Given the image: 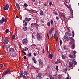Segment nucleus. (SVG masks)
Masks as SVG:
<instances>
[{"label": "nucleus", "mask_w": 79, "mask_h": 79, "mask_svg": "<svg viewBox=\"0 0 79 79\" xmlns=\"http://www.w3.org/2000/svg\"><path fill=\"white\" fill-rule=\"evenodd\" d=\"M46 50L47 52H48V47L47 46H46Z\"/></svg>", "instance_id": "nucleus-44"}, {"label": "nucleus", "mask_w": 79, "mask_h": 79, "mask_svg": "<svg viewBox=\"0 0 79 79\" xmlns=\"http://www.w3.org/2000/svg\"><path fill=\"white\" fill-rule=\"evenodd\" d=\"M23 23H25V24H24V25L25 26H27V23L25 21V20L24 21L23 20Z\"/></svg>", "instance_id": "nucleus-25"}, {"label": "nucleus", "mask_w": 79, "mask_h": 79, "mask_svg": "<svg viewBox=\"0 0 79 79\" xmlns=\"http://www.w3.org/2000/svg\"><path fill=\"white\" fill-rule=\"evenodd\" d=\"M41 76L42 74L41 73H39L37 75V77H41Z\"/></svg>", "instance_id": "nucleus-18"}, {"label": "nucleus", "mask_w": 79, "mask_h": 79, "mask_svg": "<svg viewBox=\"0 0 79 79\" xmlns=\"http://www.w3.org/2000/svg\"><path fill=\"white\" fill-rule=\"evenodd\" d=\"M37 40H40L39 39H42V36H41V35L39 33H38L37 34Z\"/></svg>", "instance_id": "nucleus-7"}, {"label": "nucleus", "mask_w": 79, "mask_h": 79, "mask_svg": "<svg viewBox=\"0 0 79 79\" xmlns=\"http://www.w3.org/2000/svg\"><path fill=\"white\" fill-rule=\"evenodd\" d=\"M3 67V65H2V64H0V68H2Z\"/></svg>", "instance_id": "nucleus-48"}, {"label": "nucleus", "mask_w": 79, "mask_h": 79, "mask_svg": "<svg viewBox=\"0 0 79 79\" xmlns=\"http://www.w3.org/2000/svg\"><path fill=\"white\" fill-rule=\"evenodd\" d=\"M40 14L41 15H44V12L43 11L40 10Z\"/></svg>", "instance_id": "nucleus-16"}, {"label": "nucleus", "mask_w": 79, "mask_h": 79, "mask_svg": "<svg viewBox=\"0 0 79 79\" xmlns=\"http://www.w3.org/2000/svg\"><path fill=\"white\" fill-rule=\"evenodd\" d=\"M63 48L64 49V50H68V48H67L66 46L65 45L63 46Z\"/></svg>", "instance_id": "nucleus-15"}, {"label": "nucleus", "mask_w": 79, "mask_h": 79, "mask_svg": "<svg viewBox=\"0 0 79 79\" xmlns=\"http://www.w3.org/2000/svg\"><path fill=\"white\" fill-rule=\"evenodd\" d=\"M58 61H59V60H58V59L57 60V62H55V64H58Z\"/></svg>", "instance_id": "nucleus-32"}, {"label": "nucleus", "mask_w": 79, "mask_h": 79, "mask_svg": "<svg viewBox=\"0 0 79 79\" xmlns=\"http://www.w3.org/2000/svg\"><path fill=\"white\" fill-rule=\"evenodd\" d=\"M4 48H5V49H6L7 50H8V47L7 46H6L5 47H4Z\"/></svg>", "instance_id": "nucleus-35"}, {"label": "nucleus", "mask_w": 79, "mask_h": 79, "mask_svg": "<svg viewBox=\"0 0 79 79\" xmlns=\"http://www.w3.org/2000/svg\"><path fill=\"white\" fill-rule=\"evenodd\" d=\"M70 40L71 42H74V38H73L71 37L70 38Z\"/></svg>", "instance_id": "nucleus-22"}, {"label": "nucleus", "mask_w": 79, "mask_h": 79, "mask_svg": "<svg viewBox=\"0 0 79 79\" xmlns=\"http://www.w3.org/2000/svg\"><path fill=\"white\" fill-rule=\"evenodd\" d=\"M54 27H52L51 28V29L49 31V33L50 34H52V33H53V31H54Z\"/></svg>", "instance_id": "nucleus-8"}, {"label": "nucleus", "mask_w": 79, "mask_h": 79, "mask_svg": "<svg viewBox=\"0 0 79 79\" xmlns=\"http://www.w3.org/2000/svg\"><path fill=\"white\" fill-rule=\"evenodd\" d=\"M44 5L45 6H47V4H44Z\"/></svg>", "instance_id": "nucleus-59"}, {"label": "nucleus", "mask_w": 79, "mask_h": 79, "mask_svg": "<svg viewBox=\"0 0 79 79\" xmlns=\"http://www.w3.org/2000/svg\"><path fill=\"white\" fill-rule=\"evenodd\" d=\"M22 43L24 45H27L28 44V40L26 38L22 40Z\"/></svg>", "instance_id": "nucleus-3"}, {"label": "nucleus", "mask_w": 79, "mask_h": 79, "mask_svg": "<svg viewBox=\"0 0 79 79\" xmlns=\"http://www.w3.org/2000/svg\"><path fill=\"white\" fill-rule=\"evenodd\" d=\"M47 26H50V23L49 22H48Z\"/></svg>", "instance_id": "nucleus-31"}, {"label": "nucleus", "mask_w": 79, "mask_h": 79, "mask_svg": "<svg viewBox=\"0 0 79 79\" xmlns=\"http://www.w3.org/2000/svg\"><path fill=\"white\" fill-rule=\"evenodd\" d=\"M16 16V18H19V17L18 16Z\"/></svg>", "instance_id": "nucleus-60"}, {"label": "nucleus", "mask_w": 79, "mask_h": 79, "mask_svg": "<svg viewBox=\"0 0 79 79\" xmlns=\"http://www.w3.org/2000/svg\"><path fill=\"white\" fill-rule=\"evenodd\" d=\"M27 50H28V48H27V47H25L23 48V50L22 51H27Z\"/></svg>", "instance_id": "nucleus-17"}, {"label": "nucleus", "mask_w": 79, "mask_h": 79, "mask_svg": "<svg viewBox=\"0 0 79 79\" xmlns=\"http://www.w3.org/2000/svg\"><path fill=\"white\" fill-rule=\"evenodd\" d=\"M69 57L70 58H74V57H73V56L71 54H70L69 55Z\"/></svg>", "instance_id": "nucleus-26"}, {"label": "nucleus", "mask_w": 79, "mask_h": 79, "mask_svg": "<svg viewBox=\"0 0 79 79\" xmlns=\"http://www.w3.org/2000/svg\"><path fill=\"white\" fill-rule=\"evenodd\" d=\"M25 21H27L29 22L31 20V18H28L27 17H26L25 18Z\"/></svg>", "instance_id": "nucleus-14"}, {"label": "nucleus", "mask_w": 79, "mask_h": 79, "mask_svg": "<svg viewBox=\"0 0 79 79\" xmlns=\"http://www.w3.org/2000/svg\"><path fill=\"white\" fill-rule=\"evenodd\" d=\"M44 52H45V49L44 48H43L42 50V53L43 54L44 53Z\"/></svg>", "instance_id": "nucleus-42"}, {"label": "nucleus", "mask_w": 79, "mask_h": 79, "mask_svg": "<svg viewBox=\"0 0 79 79\" xmlns=\"http://www.w3.org/2000/svg\"><path fill=\"white\" fill-rule=\"evenodd\" d=\"M11 56H12V57L13 58V57H14L15 56L13 55H12Z\"/></svg>", "instance_id": "nucleus-57"}, {"label": "nucleus", "mask_w": 79, "mask_h": 79, "mask_svg": "<svg viewBox=\"0 0 79 79\" xmlns=\"http://www.w3.org/2000/svg\"><path fill=\"white\" fill-rule=\"evenodd\" d=\"M60 15L61 16L63 17L64 18H66V17H65V15H63V14H60Z\"/></svg>", "instance_id": "nucleus-24"}, {"label": "nucleus", "mask_w": 79, "mask_h": 79, "mask_svg": "<svg viewBox=\"0 0 79 79\" xmlns=\"http://www.w3.org/2000/svg\"><path fill=\"white\" fill-rule=\"evenodd\" d=\"M62 58L63 60H65L66 59V56L64 55H63L62 56Z\"/></svg>", "instance_id": "nucleus-20"}, {"label": "nucleus", "mask_w": 79, "mask_h": 79, "mask_svg": "<svg viewBox=\"0 0 79 79\" xmlns=\"http://www.w3.org/2000/svg\"><path fill=\"white\" fill-rule=\"evenodd\" d=\"M65 2L66 3H68V2H67V1H65Z\"/></svg>", "instance_id": "nucleus-61"}, {"label": "nucleus", "mask_w": 79, "mask_h": 79, "mask_svg": "<svg viewBox=\"0 0 79 79\" xmlns=\"http://www.w3.org/2000/svg\"><path fill=\"white\" fill-rule=\"evenodd\" d=\"M17 6L18 10H20V8L19 7V5L17 4Z\"/></svg>", "instance_id": "nucleus-34"}, {"label": "nucleus", "mask_w": 79, "mask_h": 79, "mask_svg": "<svg viewBox=\"0 0 79 79\" xmlns=\"http://www.w3.org/2000/svg\"><path fill=\"white\" fill-rule=\"evenodd\" d=\"M32 61L34 62V63H37V60L34 57H33L32 58Z\"/></svg>", "instance_id": "nucleus-12"}, {"label": "nucleus", "mask_w": 79, "mask_h": 79, "mask_svg": "<svg viewBox=\"0 0 79 79\" xmlns=\"http://www.w3.org/2000/svg\"><path fill=\"white\" fill-rule=\"evenodd\" d=\"M6 19H5L4 17H3L2 18V19L0 20V24H3L4 22H6Z\"/></svg>", "instance_id": "nucleus-5"}, {"label": "nucleus", "mask_w": 79, "mask_h": 79, "mask_svg": "<svg viewBox=\"0 0 79 79\" xmlns=\"http://www.w3.org/2000/svg\"><path fill=\"white\" fill-rule=\"evenodd\" d=\"M10 51L11 53H14L15 52V49L14 48H12L10 49Z\"/></svg>", "instance_id": "nucleus-11"}, {"label": "nucleus", "mask_w": 79, "mask_h": 79, "mask_svg": "<svg viewBox=\"0 0 79 79\" xmlns=\"http://www.w3.org/2000/svg\"><path fill=\"white\" fill-rule=\"evenodd\" d=\"M66 79H69L68 77H67Z\"/></svg>", "instance_id": "nucleus-63"}, {"label": "nucleus", "mask_w": 79, "mask_h": 79, "mask_svg": "<svg viewBox=\"0 0 79 79\" xmlns=\"http://www.w3.org/2000/svg\"><path fill=\"white\" fill-rule=\"evenodd\" d=\"M73 53H74V54H76V51H73Z\"/></svg>", "instance_id": "nucleus-49"}, {"label": "nucleus", "mask_w": 79, "mask_h": 79, "mask_svg": "<svg viewBox=\"0 0 79 79\" xmlns=\"http://www.w3.org/2000/svg\"><path fill=\"white\" fill-rule=\"evenodd\" d=\"M59 61V63H61V61Z\"/></svg>", "instance_id": "nucleus-58"}, {"label": "nucleus", "mask_w": 79, "mask_h": 79, "mask_svg": "<svg viewBox=\"0 0 79 79\" xmlns=\"http://www.w3.org/2000/svg\"><path fill=\"white\" fill-rule=\"evenodd\" d=\"M24 6L25 7H27L28 6V5H27V4L26 3H25L24 4Z\"/></svg>", "instance_id": "nucleus-38"}, {"label": "nucleus", "mask_w": 79, "mask_h": 79, "mask_svg": "<svg viewBox=\"0 0 79 79\" xmlns=\"http://www.w3.org/2000/svg\"><path fill=\"white\" fill-rule=\"evenodd\" d=\"M33 55L35 56H37V55L35 53H34Z\"/></svg>", "instance_id": "nucleus-53"}, {"label": "nucleus", "mask_w": 79, "mask_h": 79, "mask_svg": "<svg viewBox=\"0 0 79 79\" xmlns=\"http://www.w3.org/2000/svg\"><path fill=\"white\" fill-rule=\"evenodd\" d=\"M41 60L40 59H39V67L40 68H43V63L42 62L40 61Z\"/></svg>", "instance_id": "nucleus-6"}, {"label": "nucleus", "mask_w": 79, "mask_h": 79, "mask_svg": "<svg viewBox=\"0 0 79 79\" xmlns=\"http://www.w3.org/2000/svg\"><path fill=\"white\" fill-rule=\"evenodd\" d=\"M65 35H69V33L68 32H67L65 33Z\"/></svg>", "instance_id": "nucleus-37"}, {"label": "nucleus", "mask_w": 79, "mask_h": 79, "mask_svg": "<svg viewBox=\"0 0 79 79\" xmlns=\"http://www.w3.org/2000/svg\"><path fill=\"white\" fill-rule=\"evenodd\" d=\"M12 38L13 39H15V35H13L12 36Z\"/></svg>", "instance_id": "nucleus-40"}, {"label": "nucleus", "mask_w": 79, "mask_h": 79, "mask_svg": "<svg viewBox=\"0 0 79 79\" xmlns=\"http://www.w3.org/2000/svg\"><path fill=\"white\" fill-rule=\"evenodd\" d=\"M56 19L58 20V19H59V18H58V17H56Z\"/></svg>", "instance_id": "nucleus-56"}, {"label": "nucleus", "mask_w": 79, "mask_h": 79, "mask_svg": "<svg viewBox=\"0 0 79 79\" xmlns=\"http://www.w3.org/2000/svg\"><path fill=\"white\" fill-rule=\"evenodd\" d=\"M10 69H8L6 71L3 72L2 75V76H4L6 74H10Z\"/></svg>", "instance_id": "nucleus-1"}, {"label": "nucleus", "mask_w": 79, "mask_h": 79, "mask_svg": "<svg viewBox=\"0 0 79 79\" xmlns=\"http://www.w3.org/2000/svg\"><path fill=\"white\" fill-rule=\"evenodd\" d=\"M56 71H58V66H57L56 67Z\"/></svg>", "instance_id": "nucleus-36"}, {"label": "nucleus", "mask_w": 79, "mask_h": 79, "mask_svg": "<svg viewBox=\"0 0 79 79\" xmlns=\"http://www.w3.org/2000/svg\"><path fill=\"white\" fill-rule=\"evenodd\" d=\"M23 73H21L20 74V77H23Z\"/></svg>", "instance_id": "nucleus-45"}, {"label": "nucleus", "mask_w": 79, "mask_h": 79, "mask_svg": "<svg viewBox=\"0 0 79 79\" xmlns=\"http://www.w3.org/2000/svg\"><path fill=\"white\" fill-rule=\"evenodd\" d=\"M8 31H9V30L8 29H6L5 30V32L6 33H8Z\"/></svg>", "instance_id": "nucleus-33"}, {"label": "nucleus", "mask_w": 79, "mask_h": 79, "mask_svg": "<svg viewBox=\"0 0 79 79\" xmlns=\"http://www.w3.org/2000/svg\"><path fill=\"white\" fill-rule=\"evenodd\" d=\"M49 77L50 79H52L53 78V77H52V76L51 75H49Z\"/></svg>", "instance_id": "nucleus-47"}, {"label": "nucleus", "mask_w": 79, "mask_h": 79, "mask_svg": "<svg viewBox=\"0 0 79 79\" xmlns=\"http://www.w3.org/2000/svg\"><path fill=\"white\" fill-rule=\"evenodd\" d=\"M60 45L61 46V45L62 44V41L61 40H60Z\"/></svg>", "instance_id": "nucleus-46"}, {"label": "nucleus", "mask_w": 79, "mask_h": 79, "mask_svg": "<svg viewBox=\"0 0 79 79\" xmlns=\"http://www.w3.org/2000/svg\"><path fill=\"white\" fill-rule=\"evenodd\" d=\"M49 5L50 6H51V5H52V2H50V3H49Z\"/></svg>", "instance_id": "nucleus-52"}, {"label": "nucleus", "mask_w": 79, "mask_h": 79, "mask_svg": "<svg viewBox=\"0 0 79 79\" xmlns=\"http://www.w3.org/2000/svg\"><path fill=\"white\" fill-rule=\"evenodd\" d=\"M22 52H23V54H24V55H26V52H24V51H22Z\"/></svg>", "instance_id": "nucleus-54"}, {"label": "nucleus", "mask_w": 79, "mask_h": 79, "mask_svg": "<svg viewBox=\"0 0 79 79\" xmlns=\"http://www.w3.org/2000/svg\"><path fill=\"white\" fill-rule=\"evenodd\" d=\"M56 33H55V32L54 37L55 39H57V36H56Z\"/></svg>", "instance_id": "nucleus-28"}, {"label": "nucleus", "mask_w": 79, "mask_h": 79, "mask_svg": "<svg viewBox=\"0 0 79 79\" xmlns=\"http://www.w3.org/2000/svg\"><path fill=\"white\" fill-rule=\"evenodd\" d=\"M77 64V62L74 61H73L72 62H70L69 63V66H70V67H72L73 65V64H74V65H76Z\"/></svg>", "instance_id": "nucleus-2"}, {"label": "nucleus", "mask_w": 79, "mask_h": 79, "mask_svg": "<svg viewBox=\"0 0 79 79\" xmlns=\"http://www.w3.org/2000/svg\"><path fill=\"white\" fill-rule=\"evenodd\" d=\"M47 36L48 38V39H49L50 38V37H49V35H48L47 33Z\"/></svg>", "instance_id": "nucleus-50"}, {"label": "nucleus", "mask_w": 79, "mask_h": 79, "mask_svg": "<svg viewBox=\"0 0 79 79\" xmlns=\"http://www.w3.org/2000/svg\"><path fill=\"white\" fill-rule=\"evenodd\" d=\"M31 56V53H29L28 54V56L29 57Z\"/></svg>", "instance_id": "nucleus-51"}, {"label": "nucleus", "mask_w": 79, "mask_h": 79, "mask_svg": "<svg viewBox=\"0 0 79 79\" xmlns=\"http://www.w3.org/2000/svg\"><path fill=\"white\" fill-rule=\"evenodd\" d=\"M32 35V38H34V35Z\"/></svg>", "instance_id": "nucleus-62"}, {"label": "nucleus", "mask_w": 79, "mask_h": 79, "mask_svg": "<svg viewBox=\"0 0 79 79\" xmlns=\"http://www.w3.org/2000/svg\"><path fill=\"white\" fill-rule=\"evenodd\" d=\"M8 42H9V41H8V39L5 40L4 42H3V44L5 45H7L8 44Z\"/></svg>", "instance_id": "nucleus-10"}, {"label": "nucleus", "mask_w": 79, "mask_h": 79, "mask_svg": "<svg viewBox=\"0 0 79 79\" xmlns=\"http://www.w3.org/2000/svg\"><path fill=\"white\" fill-rule=\"evenodd\" d=\"M8 8H9V5H8V4H6L4 7V9L5 10H8Z\"/></svg>", "instance_id": "nucleus-9"}, {"label": "nucleus", "mask_w": 79, "mask_h": 79, "mask_svg": "<svg viewBox=\"0 0 79 79\" xmlns=\"http://www.w3.org/2000/svg\"><path fill=\"white\" fill-rule=\"evenodd\" d=\"M64 39L65 40H68V38L67 36H64Z\"/></svg>", "instance_id": "nucleus-27"}, {"label": "nucleus", "mask_w": 79, "mask_h": 79, "mask_svg": "<svg viewBox=\"0 0 79 79\" xmlns=\"http://www.w3.org/2000/svg\"><path fill=\"white\" fill-rule=\"evenodd\" d=\"M53 13H54V15H56H56H58V14H57V13L55 12V11H54L53 12Z\"/></svg>", "instance_id": "nucleus-43"}, {"label": "nucleus", "mask_w": 79, "mask_h": 79, "mask_svg": "<svg viewBox=\"0 0 79 79\" xmlns=\"http://www.w3.org/2000/svg\"><path fill=\"white\" fill-rule=\"evenodd\" d=\"M23 30H24V31H26L27 29V27H25L23 28Z\"/></svg>", "instance_id": "nucleus-29"}, {"label": "nucleus", "mask_w": 79, "mask_h": 79, "mask_svg": "<svg viewBox=\"0 0 79 79\" xmlns=\"http://www.w3.org/2000/svg\"><path fill=\"white\" fill-rule=\"evenodd\" d=\"M25 10H27V11H29H29H30V10H29V9H28L27 8H25Z\"/></svg>", "instance_id": "nucleus-39"}, {"label": "nucleus", "mask_w": 79, "mask_h": 79, "mask_svg": "<svg viewBox=\"0 0 79 79\" xmlns=\"http://www.w3.org/2000/svg\"><path fill=\"white\" fill-rule=\"evenodd\" d=\"M53 55L52 54H49L48 55V57L50 59H52V58H53Z\"/></svg>", "instance_id": "nucleus-13"}, {"label": "nucleus", "mask_w": 79, "mask_h": 79, "mask_svg": "<svg viewBox=\"0 0 79 79\" xmlns=\"http://www.w3.org/2000/svg\"><path fill=\"white\" fill-rule=\"evenodd\" d=\"M72 34L73 37H74V31L73 30L72 31Z\"/></svg>", "instance_id": "nucleus-19"}, {"label": "nucleus", "mask_w": 79, "mask_h": 79, "mask_svg": "<svg viewBox=\"0 0 79 79\" xmlns=\"http://www.w3.org/2000/svg\"><path fill=\"white\" fill-rule=\"evenodd\" d=\"M66 6H67V8H71V6L70 5H69V6H68V5H66Z\"/></svg>", "instance_id": "nucleus-30"}, {"label": "nucleus", "mask_w": 79, "mask_h": 79, "mask_svg": "<svg viewBox=\"0 0 79 79\" xmlns=\"http://www.w3.org/2000/svg\"><path fill=\"white\" fill-rule=\"evenodd\" d=\"M50 23L53 26V20H51L50 21Z\"/></svg>", "instance_id": "nucleus-23"}, {"label": "nucleus", "mask_w": 79, "mask_h": 79, "mask_svg": "<svg viewBox=\"0 0 79 79\" xmlns=\"http://www.w3.org/2000/svg\"><path fill=\"white\" fill-rule=\"evenodd\" d=\"M23 58L24 59H25V60H26V56H24L23 57Z\"/></svg>", "instance_id": "nucleus-55"}, {"label": "nucleus", "mask_w": 79, "mask_h": 79, "mask_svg": "<svg viewBox=\"0 0 79 79\" xmlns=\"http://www.w3.org/2000/svg\"><path fill=\"white\" fill-rule=\"evenodd\" d=\"M69 44L71 46L72 49H74V41H71L69 43Z\"/></svg>", "instance_id": "nucleus-4"}, {"label": "nucleus", "mask_w": 79, "mask_h": 79, "mask_svg": "<svg viewBox=\"0 0 79 79\" xmlns=\"http://www.w3.org/2000/svg\"><path fill=\"white\" fill-rule=\"evenodd\" d=\"M24 73L26 76H27L28 75V73L26 71H25L24 72Z\"/></svg>", "instance_id": "nucleus-21"}, {"label": "nucleus", "mask_w": 79, "mask_h": 79, "mask_svg": "<svg viewBox=\"0 0 79 79\" xmlns=\"http://www.w3.org/2000/svg\"><path fill=\"white\" fill-rule=\"evenodd\" d=\"M24 79H26V77L25 75H23V77H22Z\"/></svg>", "instance_id": "nucleus-41"}, {"label": "nucleus", "mask_w": 79, "mask_h": 79, "mask_svg": "<svg viewBox=\"0 0 79 79\" xmlns=\"http://www.w3.org/2000/svg\"><path fill=\"white\" fill-rule=\"evenodd\" d=\"M74 57H76V56L75 55V54H74Z\"/></svg>", "instance_id": "nucleus-64"}]
</instances>
